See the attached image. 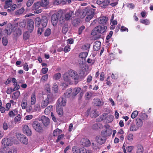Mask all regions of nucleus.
<instances>
[{
	"instance_id": "c756f323",
	"label": "nucleus",
	"mask_w": 153,
	"mask_h": 153,
	"mask_svg": "<svg viewBox=\"0 0 153 153\" xmlns=\"http://www.w3.org/2000/svg\"><path fill=\"white\" fill-rule=\"evenodd\" d=\"M117 0H107V1H108L109 3L108 4V5L110 4L111 6L114 7L116 6L118 4Z\"/></svg>"
},
{
	"instance_id": "79ce46f5",
	"label": "nucleus",
	"mask_w": 153,
	"mask_h": 153,
	"mask_svg": "<svg viewBox=\"0 0 153 153\" xmlns=\"http://www.w3.org/2000/svg\"><path fill=\"white\" fill-rule=\"evenodd\" d=\"M72 151L73 153H80L81 148L74 146L72 148Z\"/></svg>"
},
{
	"instance_id": "473e14b6",
	"label": "nucleus",
	"mask_w": 153,
	"mask_h": 153,
	"mask_svg": "<svg viewBox=\"0 0 153 153\" xmlns=\"http://www.w3.org/2000/svg\"><path fill=\"white\" fill-rule=\"evenodd\" d=\"M139 128L136 125H135L134 124L132 123L131 125L130 130L131 131H136Z\"/></svg>"
},
{
	"instance_id": "58836bf2",
	"label": "nucleus",
	"mask_w": 153,
	"mask_h": 153,
	"mask_svg": "<svg viewBox=\"0 0 153 153\" xmlns=\"http://www.w3.org/2000/svg\"><path fill=\"white\" fill-rule=\"evenodd\" d=\"M143 149L141 145H138L137 146V149L136 153H143Z\"/></svg>"
},
{
	"instance_id": "f3484780",
	"label": "nucleus",
	"mask_w": 153,
	"mask_h": 153,
	"mask_svg": "<svg viewBox=\"0 0 153 153\" xmlns=\"http://www.w3.org/2000/svg\"><path fill=\"white\" fill-rule=\"evenodd\" d=\"M93 102L94 105L97 106H100L103 104V103L101 101L100 99L97 98H95L93 100Z\"/></svg>"
},
{
	"instance_id": "cd10ccee",
	"label": "nucleus",
	"mask_w": 153,
	"mask_h": 153,
	"mask_svg": "<svg viewBox=\"0 0 153 153\" xmlns=\"http://www.w3.org/2000/svg\"><path fill=\"white\" fill-rule=\"evenodd\" d=\"M94 96V93L93 92H88L86 93L85 95V97L86 100H89L91 98V97Z\"/></svg>"
},
{
	"instance_id": "4be33fe9",
	"label": "nucleus",
	"mask_w": 153,
	"mask_h": 153,
	"mask_svg": "<svg viewBox=\"0 0 153 153\" xmlns=\"http://www.w3.org/2000/svg\"><path fill=\"white\" fill-rule=\"evenodd\" d=\"M81 89L79 87H76L72 90V96L74 97L80 92Z\"/></svg>"
},
{
	"instance_id": "7ed1b4c3",
	"label": "nucleus",
	"mask_w": 153,
	"mask_h": 153,
	"mask_svg": "<svg viewBox=\"0 0 153 153\" xmlns=\"http://www.w3.org/2000/svg\"><path fill=\"white\" fill-rule=\"evenodd\" d=\"M32 126L33 128L37 132H40L42 130V125L38 121H33Z\"/></svg>"
},
{
	"instance_id": "bf43d9fd",
	"label": "nucleus",
	"mask_w": 153,
	"mask_h": 153,
	"mask_svg": "<svg viewBox=\"0 0 153 153\" xmlns=\"http://www.w3.org/2000/svg\"><path fill=\"white\" fill-rule=\"evenodd\" d=\"M16 7V5L15 4H14L12 6L10 9H8L7 10V11L8 12L13 11L15 9Z\"/></svg>"
},
{
	"instance_id": "6e6d98bb",
	"label": "nucleus",
	"mask_w": 153,
	"mask_h": 153,
	"mask_svg": "<svg viewBox=\"0 0 153 153\" xmlns=\"http://www.w3.org/2000/svg\"><path fill=\"white\" fill-rule=\"evenodd\" d=\"M105 118V116L103 115L100 116L96 120V121L99 122L104 120Z\"/></svg>"
},
{
	"instance_id": "c9c22d12",
	"label": "nucleus",
	"mask_w": 153,
	"mask_h": 153,
	"mask_svg": "<svg viewBox=\"0 0 153 153\" xmlns=\"http://www.w3.org/2000/svg\"><path fill=\"white\" fill-rule=\"evenodd\" d=\"M25 9L24 7H22L21 9L16 10L15 13L16 15H20L22 14L25 11Z\"/></svg>"
},
{
	"instance_id": "a18cd8bd",
	"label": "nucleus",
	"mask_w": 153,
	"mask_h": 153,
	"mask_svg": "<svg viewBox=\"0 0 153 153\" xmlns=\"http://www.w3.org/2000/svg\"><path fill=\"white\" fill-rule=\"evenodd\" d=\"M101 125L100 123L94 124L92 128L94 130H97L101 128Z\"/></svg>"
},
{
	"instance_id": "f8f14e48",
	"label": "nucleus",
	"mask_w": 153,
	"mask_h": 153,
	"mask_svg": "<svg viewBox=\"0 0 153 153\" xmlns=\"http://www.w3.org/2000/svg\"><path fill=\"white\" fill-rule=\"evenodd\" d=\"M112 132V130L111 129L104 130L102 131L101 135L106 137L111 135Z\"/></svg>"
},
{
	"instance_id": "aec40b11",
	"label": "nucleus",
	"mask_w": 153,
	"mask_h": 153,
	"mask_svg": "<svg viewBox=\"0 0 153 153\" xmlns=\"http://www.w3.org/2000/svg\"><path fill=\"white\" fill-rule=\"evenodd\" d=\"M108 20V18L107 17L103 16L100 18L99 19L98 22L100 24L104 25L106 24Z\"/></svg>"
},
{
	"instance_id": "f257e3e1",
	"label": "nucleus",
	"mask_w": 153,
	"mask_h": 153,
	"mask_svg": "<svg viewBox=\"0 0 153 153\" xmlns=\"http://www.w3.org/2000/svg\"><path fill=\"white\" fill-rule=\"evenodd\" d=\"M62 15V12L61 11H58L57 14H54L51 16V21L53 26H55L57 24L58 21L60 22V18Z\"/></svg>"
},
{
	"instance_id": "13d9d810",
	"label": "nucleus",
	"mask_w": 153,
	"mask_h": 153,
	"mask_svg": "<svg viewBox=\"0 0 153 153\" xmlns=\"http://www.w3.org/2000/svg\"><path fill=\"white\" fill-rule=\"evenodd\" d=\"M2 42L4 45L6 46L7 45L8 40L6 37H3L2 39Z\"/></svg>"
},
{
	"instance_id": "b1692460",
	"label": "nucleus",
	"mask_w": 153,
	"mask_h": 153,
	"mask_svg": "<svg viewBox=\"0 0 153 153\" xmlns=\"http://www.w3.org/2000/svg\"><path fill=\"white\" fill-rule=\"evenodd\" d=\"M91 143L87 138H84L82 141V145L85 146H90Z\"/></svg>"
},
{
	"instance_id": "bb28decb",
	"label": "nucleus",
	"mask_w": 153,
	"mask_h": 153,
	"mask_svg": "<svg viewBox=\"0 0 153 153\" xmlns=\"http://www.w3.org/2000/svg\"><path fill=\"white\" fill-rule=\"evenodd\" d=\"M18 114V110L17 109H15L9 112L8 114L10 117H14L15 115Z\"/></svg>"
},
{
	"instance_id": "423d86ee",
	"label": "nucleus",
	"mask_w": 153,
	"mask_h": 153,
	"mask_svg": "<svg viewBox=\"0 0 153 153\" xmlns=\"http://www.w3.org/2000/svg\"><path fill=\"white\" fill-rule=\"evenodd\" d=\"M63 78L64 81L67 84L71 82V77L69 72L65 73L63 76Z\"/></svg>"
},
{
	"instance_id": "dca6fc26",
	"label": "nucleus",
	"mask_w": 153,
	"mask_h": 153,
	"mask_svg": "<svg viewBox=\"0 0 153 153\" xmlns=\"http://www.w3.org/2000/svg\"><path fill=\"white\" fill-rule=\"evenodd\" d=\"M23 130L24 133H25L27 135L30 136L31 134V130L29 128L28 126L25 125L23 126Z\"/></svg>"
},
{
	"instance_id": "7c9ffc66",
	"label": "nucleus",
	"mask_w": 153,
	"mask_h": 153,
	"mask_svg": "<svg viewBox=\"0 0 153 153\" xmlns=\"http://www.w3.org/2000/svg\"><path fill=\"white\" fill-rule=\"evenodd\" d=\"M105 120L104 122L107 123H109L113 120V116L112 115H109L107 117H105Z\"/></svg>"
},
{
	"instance_id": "a878e982",
	"label": "nucleus",
	"mask_w": 153,
	"mask_h": 153,
	"mask_svg": "<svg viewBox=\"0 0 153 153\" xmlns=\"http://www.w3.org/2000/svg\"><path fill=\"white\" fill-rule=\"evenodd\" d=\"M135 123L137 126L139 128H141L143 125V122L142 120L140 118H137L135 120Z\"/></svg>"
},
{
	"instance_id": "1a4fd4ad",
	"label": "nucleus",
	"mask_w": 153,
	"mask_h": 153,
	"mask_svg": "<svg viewBox=\"0 0 153 153\" xmlns=\"http://www.w3.org/2000/svg\"><path fill=\"white\" fill-rule=\"evenodd\" d=\"M69 72L71 78L74 79L76 81H77L79 78V75L75 71L73 70H70Z\"/></svg>"
},
{
	"instance_id": "72a5a7b5",
	"label": "nucleus",
	"mask_w": 153,
	"mask_h": 153,
	"mask_svg": "<svg viewBox=\"0 0 153 153\" xmlns=\"http://www.w3.org/2000/svg\"><path fill=\"white\" fill-rule=\"evenodd\" d=\"M12 1L11 0H7L5 1V4L4 6V8L7 9L10 7L12 4Z\"/></svg>"
},
{
	"instance_id": "c85d7f7f",
	"label": "nucleus",
	"mask_w": 153,
	"mask_h": 153,
	"mask_svg": "<svg viewBox=\"0 0 153 153\" xmlns=\"http://www.w3.org/2000/svg\"><path fill=\"white\" fill-rule=\"evenodd\" d=\"M94 11L92 12H90L89 15H88L85 19V21L86 22H89L94 16Z\"/></svg>"
},
{
	"instance_id": "774afa93",
	"label": "nucleus",
	"mask_w": 153,
	"mask_h": 153,
	"mask_svg": "<svg viewBox=\"0 0 153 153\" xmlns=\"http://www.w3.org/2000/svg\"><path fill=\"white\" fill-rule=\"evenodd\" d=\"M133 138V135L132 134H129L127 136V139L129 141L132 140Z\"/></svg>"
},
{
	"instance_id": "864d4df0",
	"label": "nucleus",
	"mask_w": 153,
	"mask_h": 153,
	"mask_svg": "<svg viewBox=\"0 0 153 153\" xmlns=\"http://www.w3.org/2000/svg\"><path fill=\"white\" fill-rule=\"evenodd\" d=\"M21 105L22 109H25L27 106V102L25 101H22Z\"/></svg>"
},
{
	"instance_id": "6e6552de",
	"label": "nucleus",
	"mask_w": 153,
	"mask_h": 153,
	"mask_svg": "<svg viewBox=\"0 0 153 153\" xmlns=\"http://www.w3.org/2000/svg\"><path fill=\"white\" fill-rule=\"evenodd\" d=\"M106 139L105 137L101 135L97 136L96 138L97 142L100 145H102L105 142Z\"/></svg>"
},
{
	"instance_id": "49530a36",
	"label": "nucleus",
	"mask_w": 153,
	"mask_h": 153,
	"mask_svg": "<svg viewBox=\"0 0 153 153\" xmlns=\"http://www.w3.org/2000/svg\"><path fill=\"white\" fill-rule=\"evenodd\" d=\"M61 74L60 73H58L54 74L53 78L56 80L59 79L61 77Z\"/></svg>"
},
{
	"instance_id": "de8ad7c7",
	"label": "nucleus",
	"mask_w": 153,
	"mask_h": 153,
	"mask_svg": "<svg viewBox=\"0 0 153 153\" xmlns=\"http://www.w3.org/2000/svg\"><path fill=\"white\" fill-rule=\"evenodd\" d=\"M41 107L39 104H36L34 106V109L35 111H40L41 109Z\"/></svg>"
},
{
	"instance_id": "603ef678",
	"label": "nucleus",
	"mask_w": 153,
	"mask_h": 153,
	"mask_svg": "<svg viewBox=\"0 0 153 153\" xmlns=\"http://www.w3.org/2000/svg\"><path fill=\"white\" fill-rule=\"evenodd\" d=\"M80 153H92V152L91 150H87L85 149L81 148Z\"/></svg>"
},
{
	"instance_id": "e2e57ef3",
	"label": "nucleus",
	"mask_w": 153,
	"mask_h": 153,
	"mask_svg": "<svg viewBox=\"0 0 153 153\" xmlns=\"http://www.w3.org/2000/svg\"><path fill=\"white\" fill-rule=\"evenodd\" d=\"M29 37V34L28 32H26L24 33L23 34V38L25 40H27Z\"/></svg>"
},
{
	"instance_id": "0e129e2a",
	"label": "nucleus",
	"mask_w": 153,
	"mask_h": 153,
	"mask_svg": "<svg viewBox=\"0 0 153 153\" xmlns=\"http://www.w3.org/2000/svg\"><path fill=\"white\" fill-rule=\"evenodd\" d=\"M71 49L70 46L69 45H67L64 48V51L66 53L69 51Z\"/></svg>"
},
{
	"instance_id": "20e7f679",
	"label": "nucleus",
	"mask_w": 153,
	"mask_h": 153,
	"mask_svg": "<svg viewBox=\"0 0 153 153\" xmlns=\"http://www.w3.org/2000/svg\"><path fill=\"white\" fill-rule=\"evenodd\" d=\"M73 11H70L66 13L65 15V18H64L62 14V16L61 18H60V24L63 23L65 20H69L70 18L71 17Z\"/></svg>"
},
{
	"instance_id": "6ab92c4d",
	"label": "nucleus",
	"mask_w": 153,
	"mask_h": 153,
	"mask_svg": "<svg viewBox=\"0 0 153 153\" xmlns=\"http://www.w3.org/2000/svg\"><path fill=\"white\" fill-rule=\"evenodd\" d=\"M42 25L43 28L46 27L48 23L47 17L46 16H43L41 19Z\"/></svg>"
},
{
	"instance_id": "3c124183",
	"label": "nucleus",
	"mask_w": 153,
	"mask_h": 153,
	"mask_svg": "<svg viewBox=\"0 0 153 153\" xmlns=\"http://www.w3.org/2000/svg\"><path fill=\"white\" fill-rule=\"evenodd\" d=\"M140 22L141 23L144 24L146 25H148L150 23L149 21L147 19H140Z\"/></svg>"
},
{
	"instance_id": "9d476101",
	"label": "nucleus",
	"mask_w": 153,
	"mask_h": 153,
	"mask_svg": "<svg viewBox=\"0 0 153 153\" xmlns=\"http://www.w3.org/2000/svg\"><path fill=\"white\" fill-rule=\"evenodd\" d=\"M96 2L97 4L100 5L102 8H105L109 3L107 0H97Z\"/></svg>"
},
{
	"instance_id": "4c0bfd02",
	"label": "nucleus",
	"mask_w": 153,
	"mask_h": 153,
	"mask_svg": "<svg viewBox=\"0 0 153 153\" xmlns=\"http://www.w3.org/2000/svg\"><path fill=\"white\" fill-rule=\"evenodd\" d=\"M41 6L40 3L38 2L35 3L32 7V9L33 10L38 9Z\"/></svg>"
},
{
	"instance_id": "052dcab7",
	"label": "nucleus",
	"mask_w": 153,
	"mask_h": 153,
	"mask_svg": "<svg viewBox=\"0 0 153 153\" xmlns=\"http://www.w3.org/2000/svg\"><path fill=\"white\" fill-rule=\"evenodd\" d=\"M138 114V111H135L133 112L131 114V117L133 118H135Z\"/></svg>"
},
{
	"instance_id": "e433bc0d",
	"label": "nucleus",
	"mask_w": 153,
	"mask_h": 153,
	"mask_svg": "<svg viewBox=\"0 0 153 153\" xmlns=\"http://www.w3.org/2000/svg\"><path fill=\"white\" fill-rule=\"evenodd\" d=\"M16 29V27H14L13 29H6L5 30V33H6L8 35H10L11 34L12 32L14 31Z\"/></svg>"
},
{
	"instance_id": "8fccbe9b",
	"label": "nucleus",
	"mask_w": 153,
	"mask_h": 153,
	"mask_svg": "<svg viewBox=\"0 0 153 153\" xmlns=\"http://www.w3.org/2000/svg\"><path fill=\"white\" fill-rule=\"evenodd\" d=\"M20 141L22 143L25 144H27L28 143V140L27 138L24 136L21 139Z\"/></svg>"
},
{
	"instance_id": "4468645a",
	"label": "nucleus",
	"mask_w": 153,
	"mask_h": 153,
	"mask_svg": "<svg viewBox=\"0 0 153 153\" xmlns=\"http://www.w3.org/2000/svg\"><path fill=\"white\" fill-rule=\"evenodd\" d=\"M41 120L45 126H47L50 123L49 119L45 116H42L41 117Z\"/></svg>"
},
{
	"instance_id": "c03bdc74",
	"label": "nucleus",
	"mask_w": 153,
	"mask_h": 153,
	"mask_svg": "<svg viewBox=\"0 0 153 153\" xmlns=\"http://www.w3.org/2000/svg\"><path fill=\"white\" fill-rule=\"evenodd\" d=\"M13 96H12L13 99H17L20 96V93L19 91H17L13 94Z\"/></svg>"
},
{
	"instance_id": "2f4dec72",
	"label": "nucleus",
	"mask_w": 153,
	"mask_h": 153,
	"mask_svg": "<svg viewBox=\"0 0 153 153\" xmlns=\"http://www.w3.org/2000/svg\"><path fill=\"white\" fill-rule=\"evenodd\" d=\"M88 55V53L86 52L81 53L79 55V57L82 59V60L85 61V59Z\"/></svg>"
},
{
	"instance_id": "412c9836",
	"label": "nucleus",
	"mask_w": 153,
	"mask_h": 153,
	"mask_svg": "<svg viewBox=\"0 0 153 153\" xmlns=\"http://www.w3.org/2000/svg\"><path fill=\"white\" fill-rule=\"evenodd\" d=\"M101 45V43L100 42L97 41L94 43V45L93 46L94 50L95 51H97L100 48V46Z\"/></svg>"
},
{
	"instance_id": "393cba45",
	"label": "nucleus",
	"mask_w": 153,
	"mask_h": 153,
	"mask_svg": "<svg viewBox=\"0 0 153 153\" xmlns=\"http://www.w3.org/2000/svg\"><path fill=\"white\" fill-rule=\"evenodd\" d=\"M36 99V95L34 93H33L30 97V102L31 105H34L35 104Z\"/></svg>"
},
{
	"instance_id": "338daca9",
	"label": "nucleus",
	"mask_w": 153,
	"mask_h": 153,
	"mask_svg": "<svg viewBox=\"0 0 153 153\" xmlns=\"http://www.w3.org/2000/svg\"><path fill=\"white\" fill-rule=\"evenodd\" d=\"M92 117H96L98 115V112L96 110H94L92 111Z\"/></svg>"
},
{
	"instance_id": "2eb2a0df",
	"label": "nucleus",
	"mask_w": 153,
	"mask_h": 153,
	"mask_svg": "<svg viewBox=\"0 0 153 153\" xmlns=\"http://www.w3.org/2000/svg\"><path fill=\"white\" fill-rule=\"evenodd\" d=\"M34 27V22L32 20L28 21L27 24V28L29 32H31L33 30Z\"/></svg>"
},
{
	"instance_id": "680f3d73",
	"label": "nucleus",
	"mask_w": 153,
	"mask_h": 153,
	"mask_svg": "<svg viewBox=\"0 0 153 153\" xmlns=\"http://www.w3.org/2000/svg\"><path fill=\"white\" fill-rule=\"evenodd\" d=\"M51 30L50 29H47L45 32V36H48L51 33Z\"/></svg>"
},
{
	"instance_id": "ea45409f",
	"label": "nucleus",
	"mask_w": 153,
	"mask_h": 153,
	"mask_svg": "<svg viewBox=\"0 0 153 153\" xmlns=\"http://www.w3.org/2000/svg\"><path fill=\"white\" fill-rule=\"evenodd\" d=\"M40 3L42 7H46L49 4V1L48 0H42Z\"/></svg>"
},
{
	"instance_id": "a19ab883",
	"label": "nucleus",
	"mask_w": 153,
	"mask_h": 153,
	"mask_svg": "<svg viewBox=\"0 0 153 153\" xmlns=\"http://www.w3.org/2000/svg\"><path fill=\"white\" fill-rule=\"evenodd\" d=\"M52 107V105H49L48 106L45 110V114H48L50 112Z\"/></svg>"
},
{
	"instance_id": "ddd939ff",
	"label": "nucleus",
	"mask_w": 153,
	"mask_h": 153,
	"mask_svg": "<svg viewBox=\"0 0 153 153\" xmlns=\"http://www.w3.org/2000/svg\"><path fill=\"white\" fill-rule=\"evenodd\" d=\"M96 31L98 32L99 33H102L105 32L107 29V27L105 26H98L96 27Z\"/></svg>"
},
{
	"instance_id": "f03ea898",
	"label": "nucleus",
	"mask_w": 153,
	"mask_h": 153,
	"mask_svg": "<svg viewBox=\"0 0 153 153\" xmlns=\"http://www.w3.org/2000/svg\"><path fill=\"white\" fill-rule=\"evenodd\" d=\"M53 96L52 94H48L45 100H43L41 103V107L44 108L46 107L49 102L53 100Z\"/></svg>"
},
{
	"instance_id": "5701e85b",
	"label": "nucleus",
	"mask_w": 153,
	"mask_h": 153,
	"mask_svg": "<svg viewBox=\"0 0 153 153\" xmlns=\"http://www.w3.org/2000/svg\"><path fill=\"white\" fill-rule=\"evenodd\" d=\"M56 112L59 117L62 116L63 114V108L62 107L56 105Z\"/></svg>"
},
{
	"instance_id": "a211bd4d",
	"label": "nucleus",
	"mask_w": 153,
	"mask_h": 153,
	"mask_svg": "<svg viewBox=\"0 0 153 153\" xmlns=\"http://www.w3.org/2000/svg\"><path fill=\"white\" fill-rule=\"evenodd\" d=\"M72 89L71 88L68 89L67 90L66 92L64 94L65 97L67 98H73L74 97L72 96Z\"/></svg>"
},
{
	"instance_id": "37998d69",
	"label": "nucleus",
	"mask_w": 153,
	"mask_h": 153,
	"mask_svg": "<svg viewBox=\"0 0 153 153\" xmlns=\"http://www.w3.org/2000/svg\"><path fill=\"white\" fill-rule=\"evenodd\" d=\"M36 26V27H39L40 25L41 21V19L39 17H37L36 18L35 20Z\"/></svg>"
},
{
	"instance_id": "69168bd1",
	"label": "nucleus",
	"mask_w": 153,
	"mask_h": 153,
	"mask_svg": "<svg viewBox=\"0 0 153 153\" xmlns=\"http://www.w3.org/2000/svg\"><path fill=\"white\" fill-rule=\"evenodd\" d=\"M97 29L95 27L92 31L91 32V34L93 36L97 35L99 33L98 32L96 31Z\"/></svg>"
},
{
	"instance_id": "09e8293b",
	"label": "nucleus",
	"mask_w": 153,
	"mask_h": 153,
	"mask_svg": "<svg viewBox=\"0 0 153 153\" xmlns=\"http://www.w3.org/2000/svg\"><path fill=\"white\" fill-rule=\"evenodd\" d=\"M90 46L89 44H85L82 46V48L84 50H86L89 49Z\"/></svg>"
},
{
	"instance_id": "5fc2aeb1",
	"label": "nucleus",
	"mask_w": 153,
	"mask_h": 153,
	"mask_svg": "<svg viewBox=\"0 0 153 153\" xmlns=\"http://www.w3.org/2000/svg\"><path fill=\"white\" fill-rule=\"evenodd\" d=\"M68 30V26L65 25L63 26L62 28V31L63 33L65 34L67 32Z\"/></svg>"
},
{
	"instance_id": "f704fd0d",
	"label": "nucleus",
	"mask_w": 153,
	"mask_h": 153,
	"mask_svg": "<svg viewBox=\"0 0 153 153\" xmlns=\"http://www.w3.org/2000/svg\"><path fill=\"white\" fill-rule=\"evenodd\" d=\"M62 132V130L57 128L54 131L53 133V135L54 136H56L57 135L61 134Z\"/></svg>"
},
{
	"instance_id": "0eeeda50",
	"label": "nucleus",
	"mask_w": 153,
	"mask_h": 153,
	"mask_svg": "<svg viewBox=\"0 0 153 153\" xmlns=\"http://www.w3.org/2000/svg\"><path fill=\"white\" fill-rule=\"evenodd\" d=\"M1 143L4 146V147H6V146L12 145L13 142L10 139L5 138L2 140Z\"/></svg>"
},
{
	"instance_id": "4d7b16f0",
	"label": "nucleus",
	"mask_w": 153,
	"mask_h": 153,
	"mask_svg": "<svg viewBox=\"0 0 153 153\" xmlns=\"http://www.w3.org/2000/svg\"><path fill=\"white\" fill-rule=\"evenodd\" d=\"M53 89L55 93H57L58 90V86L56 84H54L53 85Z\"/></svg>"
},
{
	"instance_id": "39448f33",
	"label": "nucleus",
	"mask_w": 153,
	"mask_h": 153,
	"mask_svg": "<svg viewBox=\"0 0 153 153\" xmlns=\"http://www.w3.org/2000/svg\"><path fill=\"white\" fill-rule=\"evenodd\" d=\"M93 11L92 9H90L87 8H85V9L82 10L81 13H79L81 17L84 18L86 15H89L90 12Z\"/></svg>"
},
{
	"instance_id": "9b49d317",
	"label": "nucleus",
	"mask_w": 153,
	"mask_h": 153,
	"mask_svg": "<svg viewBox=\"0 0 153 153\" xmlns=\"http://www.w3.org/2000/svg\"><path fill=\"white\" fill-rule=\"evenodd\" d=\"M66 102L65 98L62 97H61L58 99L56 105H59L60 107L64 106L66 105Z\"/></svg>"
}]
</instances>
